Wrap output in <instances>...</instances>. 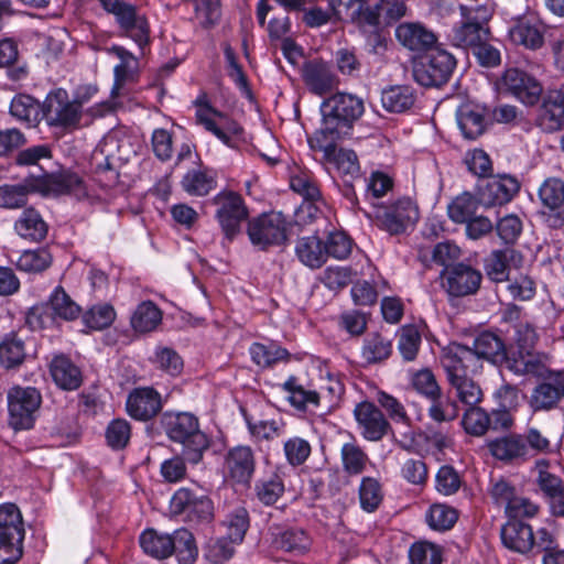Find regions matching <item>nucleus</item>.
<instances>
[{"instance_id": "51", "label": "nucleus", "mask_w": 564, "mask_h": 564, "mask_svg": "<svg viewBox=\"0 0 564 564\" xmlns=\"http://www.w3.org/2000/svg\"><path fill=\"white\" fill-rule=\"evenodd\" d=\"M283 389L290 394V403L299 410H306L310 405L317 406L319 404V394L297 384L295 377H290L283 383Z\"/></svg>"}, {"instance_id": "52", "label": "nucleus", "mask_w": 564, "mask_h": 564, "mask_svg": "<svg viewBox=\"0 0 564 564\" xmlns=\"http://www.w3.org/2000/svg\"><path fill=\"white\" fill-rule=\"evenodd\" d=\"M457 511L446 505L434 503L426 513V522L431 529L436 531L449 530L457 521Z\"/></svg>"}, {"instance_id": "60", "label": "nucleus", "mask_w": 564, "mask_h": 564, "mask_svg": "<svg viewBox=\"0 0 564 564\" xmlns=\"http://www.w3.org/2000/svg\"><path fill=\"white\" fill-rule=\"evenodd\" d=\"M110 51L120 59V63L116 65L113 69L115 87L112 89V94H116V90L122 87V85L133 72V68L137 66V61L132 53L122 46H112Z\"/></svg>"}, {"instance_id": "46", "label": "nucleus", "mask_w": 564, "mask_h": 564, "mask_svg": "<svg viewBox=\"0 0 564 564\" xmlns=\"http://www.w3.org/2000/svg\"><path fill=\"white\" fill-rule=\"evenodd\" d=\"M25 355L24 341L15 334H10L0 341V365L3 368L19 367L24 361Z\"/></svg>"}, {"instance_id": "27", "label": "nucleus", "mask_w": 564, "mask_h": 564, "mask_svg": "<svg viewBox=\"0 0 564 564\" xmlns=\"http://www.w3.org/2000/svg\"><path fill=\"white\" fill-rule=\"evenodd\" d=\"M45 185L36 173L24 177L18 184H4L0 186V207L6 209L22 208L28 204V197L32 193H40Z\"/></svg>"}, {"instance_id": "30", "label": "nucleus", "mask_w": 564, "mask_h": 564, "mask_svg": "<svg viewBox=\"0 0 564 564\" xmlns=\"http://www.w3.org/2000/svg\"><path fill=\"white\" fill-rule=\"evenodd\" d=\"M302 77L308 90L318 96L332 91L337 86L336 75L330 66L322 59L304 63Z\"/></svg>"}, {"instance_id": "33", "label": "nucleus", "mask_w": 564, "mask_h": 564, "mask_svg": "<svg viewBox=\"0 0 564 564\" xmlns=\"http://www.w3.org/2000/svg\"><path fill=\"white\" fill-rule=\"evenodd\" d=\"M14 231L24 240L41 242L47 236L48 225L35 208L29 207L15 219Z\"/></svg>"}, {"instance_id": "25", "label": "nucleus", "mask_w": 564, "mask_h": 564, "mask_svg": "<svg viewBox=\"0 0 564 564\" xmlns=\"http://www.w3.org/2000/svg\"><path fill=\"white\" fill-rule=\"evenodd\" d=\"M564 399V376L556 373L535 386L529 398L532 411H550Z\"/></svg>"}, {"instance_id": "17", "label": "nucleus", "mask_w": 564, "mask_h": 564, "mask_svg": "<svg viewBox=\"0 0 564 564\" xmlns=\"http://www.w3.org/2000/svg\"><path fill=\"white\" fill-rule=\"evenodd\" d=\"M195 104L199 106L196 111L197 123L225 144L231 145V137L240 134L242 128L235 120L209 106L204 96L197 99Z\"/></svg>"}, {"instance_id": "64", "label": "nucleus", "mask_w": 564, "mask_h": 564, "mask_svg": "<svg viewBox=\"0 0 564 564\" xmlns=\"http://www.w3.org/2000/svg\"><path fill=\"white\" fill-rule=\"evenodd\" d=\"M411 564H441V549L430 542H416L409 550Z\"/></svg>"}, {"instance_id": "39", "label": "nucleus", "mask_w": 564, "mask_h": 564, "mask_svg": "<svg viewBox=\"0 0 564 564\" xmlns=\"http://www.w3.org/2000/svg\"><path fill=\"white\" fill-rule=\"evenodd\" d=\"M10 113L30 127H35L43 118L42 105L32 96L24 94H20L12 99Z\"/></svg>"}, {"instance_id": "3", "label": "nucleus", "mask_w": 564, "mask_h": 564, "mask_svg": "<svg viewBox=\"0 0 564 564\" xmlns=\"http://www.w3.org/2000/svg\"><path fill=\"white\" fill-rule=\"evenodd\" d=\"M462 21L456 24L448 39L451 43L466 51H471L481 40H488L490 30L488 22L494 15V3L478 6H459Z\"/></svg>"}, {"instance_id": "48", "label": "nucleus", "mask_w": 564, "mask_h": 564, "mask_svg": "<svg viewBox=\"0 0 564 564\" xmlns=\"http://www.w3.org/2000/svg\"><path fill=\"white\" fill-rule=\"evenodd\" d=\"M251 359L260 367L268 368L280 361H288L290 354L285 348L271 344L254 343L249 349Z\"/></svg>"}, {"instance_id": "15", "label": "nucleus", "mask_w": 564, "mask_h": 564, "mask_svg": "<svg viewBox=\"0 0 564 564\" xmlns=\"http://www.w3.org/2000/svg\"><path fill=\"white\" fill-rule=\"evenodd\" d=\"M544 223L553 229L564 226V181L560 177L545 178L538 189Z\"/></svg>"}, {"instance_id": "36", "label": "nucleus", "mask_w": 564, "mask_h": 564, "mask_svg": "<svg viewBox=\"0 0 564 564\" xmlns=\"http://www.w3.org/2000/svg\"><path fill=\"white\" fill-rule=\"evenodd\" d=\"M458 127L466 139L475 140L486 130L484 110L473 104H464L456 111Z\"/></svg>"}, {"instance_id": "2", "label": "nucleus", "mask_w": 564, "mask_h": 564, "mask_svg": "<svg viewBox=\"0 0 564 564\" xmlns=\"http://www.w3.org/2000/svg\"><path fill=\"white\" fill-rule=\"evenodd\" d=\"M162 427L173 443L182 445L181 454L189 464H198L209 448L210 441L200 430L198 417L189 412H165Z\"/></svg>"}, {"instance_id": "32", "label": "nucleus", "mask_w": 564, "mask_h": 564, "mask_svg": "<svg viewBox=\"0 0 564 564\" xmlns=\"http://www.w3.org/2000/svg\"><path fill=\"white\" fill-rule=\"evenodd\" d=\"M545 26L535 19L523 18L509 28L510 40L529 50H539L544 43Z\"/></svg>"}, {"instance_id": "31", "label": "nucleus", "mask_w": 564, "mask_h": 564, "mask_svg": "<svg viewBox=\"0 0 564 564\" xmlns=\"http://www.w3.org/2000/svg\"><path fill=\"white\" fill-rule=\"evenodd\" d=\"M522 434L510 433L488 443L491 455L503 463L523 464L530 460Z\"/></svg>"}, {"instance_id": "12", "label": "nucleus", "mask_w": 564, "mask_h": 564, "mask_svg": "<svg viewBox=\"0 0 564 564\" xmlns=\"http://www.w3.org/2000/svg\"><path fill=\"white\" fill-rule=\"evenodd\" d=\"M7 399L9 425L15 431L33 427L42 402L41 393L31 387H13L8 391Z\"/></svg>"}, {"instance_id": "58", "label": "nucleus", "mask_w": 564, "mask_h": 564, "mask_svg": "<svg viewBox=\"0 0 564 564\" xmlns=\"http://www.w3.org/2000/svg\"><path fill=\"white\" fill-rule=\"evenodd\" d=\"M344 470L349 475L361 474L368 462L367 454L355 443H345L341 447Z\"/></svg>"}, {"instance_id": "26", "label": "nucleus", "mask_w": 564, "mask_h": 564, "mask_svg": "<svg viewBox=\"0 0 564 564\" xmlns=\"http://www.w3.org/2000/svg\"><path fill=\"white\" fill-rule=\"evenodd\" d=\"M538 123L546 132L557 131L564 126V86L549 89L543 95Z\"/></svg>"}, {"instance_id": "8", "label": "nucleus", "mask_w": 564, "mask_h": 564, "mask_svg": "<svg viewBox=\"0 0 564 564\" xmlns=\"http://www.w3.org/2000/svg\"><path fill=\"white\" fill-rule=\"evenodd\" d=\"M456 67V58L449 52L432 47L414 64L413 77L424 87H440L446 84Z\"/></svg>"}, {"instance_id": "61", "label": "nucleus", "mask_w": 564, "mask_h": 564, "mask_svg": "<svg viewBox=\"0 0 564 564\" xmlns=\"http://www.w3.org/2000/svg\"><path fill=\"white\" fill-rule=\"evenodd\" d=\"M462 423L468 434L481 436L490 426L489 414L481 408L471 405L465 411Z\"/></svg>"}, {"instance_id": "7", "label": "nucleus", "mask_w": 564, "mask_h": 564, "mask_svg": "<svg viewBox=\"0 0 564 564\" xmlns=\"http://www.w3.org/2000/svg\"><path fill=\"white\" fill-rule=\"evenodd\" d=\"M42 116L50 127L73 131L80 127L83 109L79 101L69 99L65 89L57 88L48 93L42 104Z\"/></svg>"}, {"instance_id": "5", "label": "nucleus", "mask_w": 564, "mask_h": 564, "mask_svg": "<svg viewBox=\"0 0 564 564\" xmlns=\"http://www.w3.org/2000/svg\"><path fill=\"white\" fill-rule=\"evenodd\" d=\"M80 313V306L62 286H56L47 302L35 305L29 311L26 323L33 329H43L53 326L56 319L74 321Z\"/></svg>"}, {"instance_id": "19", "label": "nucleus", "mask_w": 564, "mask_h": 564, "mask_svg": "<svg viewBox=\"0 0 564 564\" xmlns=\"http://www.w3.org/2000/svg\"><path fill=\"white\" fill-rule=\"evenodd\" d=\"M524 256L522 252L508 246L502 249L492 250L484 259V271L486 276L495 283L507 282L510 281V271L522 268Z\"/></svg>"}, {"instance_id": "56", "label": "nucleus", "mask_w": 564, "mask_h": 564, "mask_svg": "<svg viewBox=\"0 0 564 564\" xmlns=\"http://www.w3.org/2000/svg\"><path fill=\"white\" fill-rule=\"evenodd\" d=\"M507 368L518 376L536 375L540 371L541 362L531 351L519 349L517 354L507 355L505 362Z\"/></svg>"}, {"instance_id": "53", "label": "nucleus", "mask_w": 564, "mask_h": 564, "mask_svg": "<svg viewBox=\"0 0 564 564\" xmlns=\"http://www.w3.org/2000/svg\"><path fill=\"white\" fill-rule=\"evenodd\" d=\"M274 543L282 551L300 554L308 550L311 540L301 529H288L275 538Z\"/></svg>"}, {"instance_id": "35", "label": "nucleus", "mask_w": 564, "mask_h": 564, "mask_svg": "<svg viewBox=\"0 0 564 564\" xmlns=\"http://www.w3.org/2000/svg\"><path fill=\"white\" fill-rule=\"evenodd\" d=\"M54 382L64 390H76L83 382L80 369L66 356H55L50 365Z\"/></svg>"}, {"instance_id": "43", "label": "nucleus", "mask_w": 564, "mask_h": 564, "mask_svg": "<svg viewBox=\"0 0 564 564\" xmlns=\"http://www.w3.org/2000/svg\"><path fill=\"white\" fill-rule=\"evenodd\" d=\"M171 534L159 533L148 529L140 535V545L144 553L154 558L163 560L172 555Z\"/></svg>"}, {"instance_id": "13", "label": "nucleus", "mask_w": 564, "mask_h": 564, "mask_svg": "<svg viewBox=\"0 0 564 564\" xmlns=\"http://www.w3.org/2000/svg\"><path fill=\"white\" fill-rule=\"evenodd\" d=\"M286 225L282 213H265L249 220L247 234L253 246L265 250L271 246L285 243Z\"/></svg>"}, {"instance_id": "29", "label": "nucleus", "mask_w": 564, "mask_h": 564, "mask_svg": "<svg viewBox=\"0 0 564 564\" xmlns=\"http://www.w3.org/2000/svg\"><path fill=\"white\" fill-rule=\"evenodd\" d=\"M395 39L412 52H427L437 42L433 31L420 22H403L395 28Z\"/></svg>"}, {"instance_id": "62", "label": "nucleus", "mask_w": 564, "mask_h": 564, "mask_svg": "<svg viewBox=\"0 0 564 564\" xmlns=\"http://www.w3.org/2000/svg\"><path fill=\"white\" fill-rule=\"evenodd\" d=\"M421 345V334L413 325H404L400 329L398 349L406 361L415 359Z\"/></svg>"}, {"instance_id": "9", "label": "nucleus", "mask_w": 564, "mask_h": 564, "mask_svg": "<svg viewBox=\"0 0 564 564\" xmlns=\"http://www.w3.org/2000/svg\"><path fill=\"white\" fill-rule=\"evenodd\" d=\"M102 9L115 15L122 34L130 37L142 50L149 44L150 26L147 18L137 8L122 0H97Z\"/></svg>"}, {"instance_id": "47", "label": "nucleus", "mask_w": 564, "mask_h": 564, "mask_svg": "<svg viewBox=\"0 0 564 564\" xmlns=\"http://www.w3.org/2000/svg\"><path fill=\"white\" fill-rule=\"evenodd\" d=\"M481 205L479 196L468 192L458 195L447 207L448 217L456 224H465L476 215L478 206Z\"/></svg>"}, {"instance_id": "40", "label": "nucleus", "mask_w": 564, "mask_h": 564, "mask_svg": "<svg viewBox=\"0 0 564 564\" xmlns=\"http://www.w3.org/2000/svg\"><path fill=\"white\" fill-rule=\"evenodd\" d=\"M334 140L330 144L329 151L317 149L324 153V158L336 165V169L345 176L355 177L359 174L360 166L358 156L352 150L337 149Z\"/></svg>"}, {"instance_id": "11", "label": "nucleus", "mask_w": 564, "mask_h": 564, "mask_svg": "<svg viewBox=\"0 0 564 564\" xmlns=\"http://www.w3.org/2000/svg\"><path fill=\"white\" fill-rule=\"evenodd\" d=\"M212 203L216 206L215 218L225 238L231 241L249 216L242 196L234 191H221L213 197Z\"/></svg>"}, {"instance_id": "34", "label": "nucleus", "mask_w": 564, "mask_h": 564, "mask_svg": "<svg viewBox=\"0 0 564 564\" xmlns=\"http://www.w3.org/2000/svg\"><path fill=\"white\" fill-rule=\"evenodd\" d=\"M37 177L44 182L45 188L40 189V194H74L80 196L85 193L83 181L77 174L63 173L58 175H48L39 167Z\"/></svg>"}, {"instance_id": "22", "label": "nucleus", "mask_w": 564, "mask_h": 564, "mask_svg": "<svg viewBox=\"0 0 564 564\" xmlns=\"http://www.w3.org/2000/svg\"><path fill=\"white\" fill-rule=\"evenodd\" d=\"M481 280L482 274L479 270L457 263L447 269L444 286L452 296H467L478 291Z\"/></svg>"}, {"instance_id": "54", "label": "nucleus", "mask_w": 564, "mask_h": 564, "mask_svg": "<svg viewBox=\"0 0 564 564\" xmlns=\"http://www.w3.org/2000/svg\"><path fill=\"white\" fill-rule=\"evenodd\" d=\"M52 264V256L45 248L25 250L19 257L17 265L25 272H42Z\"/></svg>"}, {"instance_id": "42", "label": "nucleus", "mask_w": 564, "mask_h": 564, "mask_svg": "<svg viewBox=\"0 0 564 564\" xmlns=\"http://www.w3.org/2000/svg\"><path fill=\"white\" fill-rule=\"evenodd\" d=\"M161 321V310L153 302L144 301L137 306L130 322L135 332L148 333L155 329Z\"/></svg>"}, {"instance_id": "10", "label": "nucleus", "mask_w": 564, "mask_h": 564, "mask_svg": "<svg viewBox=\"0 0 564 564\" xmlns=\"http://www.w3.org/2000/svg\"><path fill=\"white\" fill-rule=\"evenodd\" d=\"M376 225L390 235L403 234L419 219V208L410 198H401L389 206L375 207L373 214L365 212Z\"/></svg>"}, {"instance_id": "41", "label": "nucleus", "mask_w": 564, "mask_h": 564, "mask_svg": "<svg viewBox=\"0 0 564 564\" xmlns=\"http://www.w3.org/2000/svg\"><path fill=\"white\" fill-rule=\"evenodd\" d=\"M182 187L189 195L205 196L216 187V174L212 170H191L182 178Z\"/></svg>"}, {"instance_id": "1", "label": "nucleus", "mask_w": 564, "mask_h": 564, "mask_svg": "<svg viewBox=\"0 0 564 564\" xmlns=\"http://www.w3.org/2000/svg\"><path fill=\"white\" fill-rule=\"evenodd\" d=\"M321 113L322 127L307 141L311 149L329 151L332 142L347 135L361 117L364 102L351 94L338 93L322 102Z\"/></svg>"}, {"instance_id": "6", "label": "nucleus", "mask_w": 564, "mask_h": 564, "mask_svg": "<svg viewBox=\"0 0 564 564\" xmlns=\"http://www.w3.org/2000/svg\"><path fill=\"white\" fill-rule=\"evenodd\" d=\"M24 529L19 508L0 506V564H15L23 554Z\"/></svg>"}, {"instance_id": "44", "label": "nucleus", "mask_w": 564, "mask_h": 564, "mask_svg": "<svg viewBox=\"0 0 564 564\" xmlns=\"http://www.w3.org/2000/svg\"><path fill=\"white\" fill-rule=\"evenodd\" d=\"M172 554H175L181 564H193L198 555V550L193 534L182 528L171 534Z\"/></svg>"}, {"instance_id": "28", "label": "nucleus", "mask_w": 564, "mask_h": 564, "mask_svg": "<svg viewBox=\"0 0 564 564\" xmlns=\"http://www.w3.org/2000/svg\"><path fill=\"white\" fill-rule=\"evenodd\" d=\"M229 477L237 484L248 485L256 470V458L250 446L238 445L230 448L225 457Z\"/></svg>"}, {"instance_id": "21", "label": "nucleus", "mask_w": 564, "mask_h": 564, "mask_svg": "<svg viewBox=\"0 0 564 564\" xmlns=\"http://www.w3.org/2000/svg\"><path fill=\"white\" fill-rule=\"evenodd\" d=\"M354 415L361 435L371 442L380 441L391 427L381 410L369 401L358 403Z\"/></svg>"}, {"instance_id": "16", "label": "nucleus", "mask_w": 564, "mask_h": 564, "mask_svg": "<svg viewBox=\"0 0 564 564\" xmlns=\"http://www.w3.org/2000/svg\"><path fill=\"white\" fill-rule=\"evenodd\" d=\"M455 348L467 350L470 355V366L476 367L479 359L486 360L495 366H500L507 359V346L505 340L492 332H482L476 336L471 346L452 344L445 352H454Z\"/></svg>"}, {"instance_id": "24", "label": "nucleus", "mask_w": 564, "mask_h": 564, "mask_svg": "<svg viewBox=\"0 0 564 564\" xmlns=\"http://www.w3.org/2000/svg\"><path fill=\"white\" fill-rule=\"evenodd\" d=\"M128 414L138 421H149L162 410L161 394L150 387L133 389L126 402Z\"/></svg>"}, {"instance_id": "20", "label": "nucleus", "mask_w": 564, "mask_h": 564, "mask_svg": "<svg viewBox=\"0 0 564 564\" xmlns=\"http://www.w3.org/2000/svg\"><path fill=\"white\" fill-rule=\"evenodd\" d=\"M501 86L527 106H534L543 91L541 84L533 76L519 68L507 69L501 77Z\"/></svg>"}, {"instance_id": "14", "label": "nucleus", "mask_w": 564, "mask_h": 564, "mask_svg": "<svg viewBox=\"0 0 564 564\" xmlns=\"http://www.w3.org/2000/svg\"><path fill=\"white\" fill-rule=\"evenodd\" d=\"M171 510L195 522H209L214 518L212 499L197 488L182 487L176 490L171 499Z\"/></svg>"}, {"instance_id": "55", "label": "nucleus", "mask_w": 564, "mask_h": 564, "mask_svg": "<svg viewBox=\"0 0 564 564\" xmlns=\"http://www.w3.org/2000/svg\"><path fill=\"white\" fill-rule=\"evenodd\" d=\"M361 34L383 29V21L376 4H360L356 15L350 20Z\"/></svg>"}, {"instance_id": "18", "label": "nucleus", "mask_w": 564, "mask_h": 564, "mask_svg": "<svg viewBox=\"0 0 564 564\" xmlns=\"http://www.w3.org/2000/svg\"><path fill=\"white\" fill-rule=\"evenodd\" d=\"M519 191L520 182L508 174L492 176L477 185V195L484 207L505 205L511 202Z\"/></svg>"}, {"instance_id": "4", "label": "nucleus", "mask_w": 564, "mask_h": 564, "mask_svg": "<svg viewBox=\"0 0 564 564\" xmlns=\"http://www.w3.org/2000/svg\"><path fill=\"white\" fill-rule=\"evenodd\" d=\"M470 358L471 355L460 348H455L454 352H444L442 357V365L455 397L467 406L477 405L482 399L479 384L467 376V370L473 368Z\"/></svg>"}, {"instance_id": "57", "label": "nucleus", "mask_w": 564, "mask_h": 564, "mask_svg": "<svg viewBox=\"0 0 564 564\" xmlns=\"http://www.w3.org/2000/svg\"><path fill=\"white\" fill-rule=\"evenodd\" d=\"M431 405L429 408V416L435 422H449L455 420L459 414L456 401L448 397H443L442 392L434 398H429Z\"/></svg>"}, {"instance_id": "63", "label": "nucleus", "mask_w": 564, "mask_h": 564, "mask_svg": "<svg viewBox=\"0 0 564 564\" xmlns=\"http://www.w3.org/2000/svg\"><path fill=\"white\" fill-rule=\"evenodd\" d=\"M106 441L108 446L115 451L123 449L131 437L130 423L124 419L112 420L106 429Z\"/></svg>"}, {"instance_id": "49", "label": "nucleus", "mask_w": 564, "mask_h": 564, "mask_svg": "<svg viewBox=\"0 0 564 564\" xmlns=\"http://www.w3.org/2000/svg\"><path fill=\"white\" fill-rule=\"evenodd\" d=\"M538 469L536 484L540 490L550 499H560L563 494V481L560 477L549 471V462L546 459H539L535 463Z\"/></svg>"}, {"instance_id": "23", "label": "nucleus", "mask_w": 564, "mask_h": 564, "mask_svg": "<svg viewBox=\"0 0 564 564\" xmlns=\"http://www.w3.org/2000/svg\"><path fill=\"white\" fill-rule=\"evenodd\" d=\"M505 547L521 555H529L535 549V535L530 524L519 520H508L500 529Z\"/></svg>"}, {"instance_id": "45", "label": "nucleus", "mask_w": 564, "mask_h": 564, "mask_svg": "<svg viewBox=\"0 0 564 564\" xmlns=\"http://www.w3.org/2000/svg\"><path fill=\"white\" fill-rule=\"evenodd\" d=\"M392 343L378 333L369 334L362 345L361 356L369 365L379 364L390 357Z\"/></svg>"}, {"instance_id": "59", "label": "nucleus", "mask_w": 564, "mask_h": 564, "mask_svg": "<svg viewBox=\"0 0 564 564\" xmlns=\"http://www.w3.org/2000/svg\"><path fill=\"white\" fill-rule=\"evenodd\" d=\"M381 486L376 478L364 477L359 487V500L361 508L367 512H373L382 501Z\"/></svg>"}, {"instance_id": "37", "label": "nucleus", "mask_w": 564, "mask_h": 564, "mask_svg": "<svg viewBox=\"0 0 564 564\" xmlns=\"http://www.w3.org/2000/svg\"><path fill=\"white\" fill-rule=\"evenodd\" d=\"M295 252L300 261L312 269H318L326 262L324 242L317 236L299 239Z\"/></svg>"}, {"instance_id": "38", "label": "nucleus", "mask_w": 564, "mask_h": 564, "mask_svg": "<svg viewBox=\"0 0 564 564\" xmlns=\"http://www.w3.org/2000/svg\"><path fill=\"white\" fill-rule=\"evenodd\" d=\"M415 101L414 89L408 85H394L382 90L381 102L389 112H403Z\"/></svg>"}, {"instance_id": "50", "label": "nucleus", "mask_w": 564, "mask_h": 564, "mask_svg": "<svg viewBox=\"0 0 564 564\" xmlns=\"http://www.w3.org/2000/svg\"><path fill=\"white\" fill-rule=\"evenodd\" d=\"M227 529V535L231 541L241 543L250 525V518L245 507L232 509L224 520Z\"/></svg>"}]
</instances>
